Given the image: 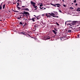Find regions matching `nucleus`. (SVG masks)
Listing matches in <instances>:
<instances>
[{
  "instance_id": "22",
  "label": "nucleus",
  "mask_w": 80,
  "mask_h": 80,
  "mask_svg": "<svg viewBox=\"0 0 80 80\" xmlns=\"http://www.w3.org/2000/svg\"><path fill=\"white\" fill-rule=\"evenodd\" d=\"M48 14H49V15H48L49 16H52V14H51V13H49Z\"/></svg>"
},
{
  "instance_id": "48",
  "label": "nucleus",
  "mask_w": 80,
  "mask_h": 80,
  "mask_svg": "<svg viewBox=\"0 0 80 80\" xmlns=\"http://www.w3.org/2000/svg\"><path fill=\"white\" fill-rule=\"evenodd\" d=\"M28 35L29 36V37H30V35H29L28 34Z\"/></svg>"
},
{
  "instance_id": "6",
  "label": "nucleus",
  "mask_w": 80,
  "mask_h": 80,
  "mask_svg": "<svg viewBox=\"0 0 80 80\" xmlns=\"http://www.w3.org/2000/svg\"><path fill=\"white\" fill-rule=\"evenodd\" d=\"M44 38H46V40H50V37L49 36L46 37Z\"/></svg>"
},
{
  "instance_id": "13",
  "label": "nucleus",
  "mask_w": 80,
  "mask_h": 80,
  "mask_svg": "<svg viewBox=\"0 0 80 80\" xmlns=\"http://www.w3.org/2000/svg\"><path fill=\"white\" fill-rule=\"evenodd\" d=\"M68 33H71V32H72V30H68V32H67Z\"/></svg>"
},
{
  "instance_id": "51",
  "label": "nucleus",
  "mask_w": 80,
  "mask_h": 80,
  "mask_svg": "<svg viewBox=\"0 0 80 80\" xmlns=\"http://www.w3.org/2000/svg\"><path fill=\"white\" fill-rule=\"evenodd\" d=\"M24 20H25V18H24Z\"/></svg>"
},
{
  "instance_id": "20",
  "label": "nucleus",
  "mask_w": 80,
  "mask_h": 80,
  "mask_svg": "<svg viewBox=\"0 0 80 80\" xmlns=\"http://www.w3.org/2000/svg\"><path fill=\"white\" fill-rule=\"evenodd\" d=\"M26 15L25 16V17H26V18H28V16H29V15Z\"/></svg>"
},
{
  "instance_id": "1",
  "label": "nucleus",
  "mask_w": 80,
  "mask_h": 80,
  "mask_svg": "<svg viewBox=\"0 0 80 80\" xmlns=\"http://www.w3.org/2000/svg\"><path fill=\"white\" fill-rule=\"evenodd\" d=\"M71 22V24H72V25H75V24H76V23H77V22L78 23V21H67L65 23L66 24V23H67V22Z\"/></svg>"
},
{
  "instance_id": "38",
  "label": "nucleus",
  "mask_w": 80,
  "mask_h": 80,
  "mask_svg": "<svg viewBox=\"0 0 80 80\" xmlns=\"http://www.w3.org/2000/svg\"><path fill=\"white\" fill-rule=\"evenodd\" d=\"M39 19H40V18H37V20H39Z\"/></svg>"
},
{
  "instance_id": "19",
  "label": "nucleus",
  "mask_w": 80,
  "mask_h": 80,
  "mask_svg": "<svg viewBox=\"0 0 80 80\" xmlns=\"http://www.w3.org/2000/svg\"><path fill=\"white\" fill-rule=\"evenodd\" d=\"M21 16H20V17H18V18H18V19L19 20H20V19H21Z\"/></svg>"
},
{
  "instance_id": "33",
  "label": "nucleus",
  "mask_w": 80,
  "mask_h": 80,
  "mask_svg": "<svg viewBox=\"0 0 80 80\" xmlns=\"http://www.w3.org/2000/svg\"><path fill=\"white\" fill-rule=\"evenodd\" d=\"M14 12H18V11H15Z\"/></svg>"
},
{
  "instance_id": "27",
  "label": "nucleus",
  "mask_w": 80,
  "mask_h": 80,
  "mask_svg": "<svg viewBox=\"0 0 80 80\" xmlns=\"http://www.w3.org/2000/svg\"><path fill=\"white\" fill-rule=\"evenodd\" d=\"M21 33H22V34H23V35H26V34H25V33H24V32H21Z\"/></svg>"
},
{
  "instance_id": "21",
  "label": "nucleus",
  "mask_w": 80,
  "mask_h": 80,
  "mask_svg": "<svg viewBox=\"0 0 80 80\" xmlns=\"http://www.w3.org/2000/svg\"><path fill=\"white\" fill-rule=\"evenodd\" d=\"M17 4H18L17 5V6H19V3L18 2Z\"/></svg>"
},
{
  "instance_id": "53",
  "label": "nucleus",
  "mask_w": 80,
  "mask_h": 80,
  "mask_svg": "<svg viewBox=\"0 0 80 80\" xmlns=\"http://www.w3.org/2000/svg\"><path fill=\"white\" fill-rule=\"evenodd\" d=\"M13 4H15V3H13Z\"/></svg>"
},
{
  "instance_id": "42",
  "label": "nucleus",
  "mask_w": 80,
  "mask_h": 80,
  "mask_svg": "<svg viewBox=\"0 0 80 80\" xmlns=\"http://www.w3.org/2000/svg\"><path fill=\"white\" fill-rule=\"evenodd\" d=\"M52 17H56V16H54V15L52 16Z\"/></svg>"
},
{
  "instance_id": "8",
  "label": "nucleus",
  "mask_w": 80,
  "mask_h": 80,
  "mask_svg": "<svg viewBox=\"0 0 80 80\" xmlns=\"http://www.w3.org/2000/svg\"><path fill=\"white\" fill-rule=\"evenodd\" d=\"M23 10L27 11L28 12L29 11V9L28 8H24Z\"/></svg>"
},
{
  "instance_id": "41",
  "label": "nucleus",
  "mask_w": 80,
  "mask_h": 80,
  "mask_svg": "<svg viewBox=\"0 0 80 80\" xmlns=\"http://www.w3.org/2000/svg\"><path fill=\"white\" fill-rule=\"evenodd\" d=\"M22 7H26L25 6H22Z\"/></svg>"
},
{
  "instance_id": "24",
  "label": "nucleus",
  "mask_w": 80,
  "mask_h": 80,
  "mask_svg": "<svg viewBox=\"0 0 80 80\" xmlns=\"http://www.w3.org/2000/svg\"><path fill=\"white\" fill-rule=\"evenodd\" d=\"M2 7L1 6H0V10H2Z\"/></svg>"
},
{
  "instance_id": "7",
  "label": "nucleus",
  "mask_w": 80,
  "mask_h": 80,
  "mask_svg": "<svg viewBox=\"0 0 80 80\" xmlns=\"http://www.w3.org/2000/svg\"><path fill=\"white\" fill-rule=\"evenodd\" d=\"M55 5H57V7H59V8H60V6L61 5L59 3L56 4H55Z\"/></svg>"
},
{
  "instance_id": "35",
  "label": "nucleus",
  "mask_w": 80,
  "mask_h": 80,
  "mask_svg": "<svg viewBox=\"0 0 80 80\" xmlns=\"http://www.w3.org/2000/svg\"><path fill=\"white\" fill-rule=\"evenodd\" d=\"M3 3V2H2L1 4V5H0V6H1L2 7V4Z\"/></svg>"
},
{
  "instance_id": "15",
  "label": "nucleus",
  "mask_w": 80,
  "mask_h": 80,
  "mask_svg": "<svg viewBox=\"0 0 80 80\" xmlns=\"http://www.w3.org/2000/svg\"><path fill=\"white\" fill-rule=\"evenodd\" d=\"M53 12H54V14L55 15H58V12H55V11H53Z\"/></svg>"
},
{
  "instance_id": "28",
  "label": "nucleus",
  "mask_w": 80,
  "mask_h": 80,
  "mask_svg": "<svg viewBox=\"0 0 80 80\" xmlns=\"http://www.w3.org/2000/svg\"><path fill=\"white\" fill-rule=\"evenodd\" d=\"M70 8L71 9V10H73V8H72V7H71Z\"/></svg>"
},
{
  "instance_id": "43",
  "label": "nucleus",
  "mask_w": 80,
  "mask_h": 80,
  "mask_svg": "<svg viewBox=\"0 0 80 80\" xmlns=\"http://www.w3.org/2000/svg\"><path fill=\"white\" fill-rule=\"evenodd\" d=\"M45 9H46V8H44V9H42V10H44V9L45 10Z\"/></svg>"
},
{
  "instance_id": "45",
  "label": "nucleus",
  "mask_w": 80,
  "mask_h": 80,
  "mask_svg": "<svg viewBox=\"0 0 80 80\" xmlns=\"http://www.w3.org/2000/svg\"><path fill=\"white\" fill-rule=\"evenodd\" d=\"M22 16H25V15H24V14H23Z\"/></svg>"
},
{
  "instance_id": "55",
  "label": "nucleus",
  "mask_w": 80,
  "mask_h": 80,
  "mask_svg": "<svg viewBox=\"0 0 80 80\" xmlns=\"http://www.w3.org/2000/svg\"><path fill=\"white\" fill-rule=\"evenodd\" d=\"M15 3H17V2H16L15 3Z\"/></svg>"
},
{
  "instance_id": "5",
  "label": "nucleus",
  "mask_w": 80,
  "mask_h": 80,
  "mask_svg": "<svg viewBox=\"0 0 80 80\" xmlns=\"http://www.w3.org/2000/svg\"><path fill=\"white\" fill-rule=\"evenodd\" d=\"M38 28V25L37 24H35V27H34V31H35L36 30H37V29Z\"/></svg>"
},
{
  "instance_id": "52",
  "label": "nucleus",
  "mask_w": 80,
  "mask_h": 80,
  "mask_svg": "<svg viewBox=\"0 0 80 80\" xmlns=\"http://www.w3.org/2000/svg\"><path fill=\"white\" fill-rule=\"evenodd\" d=\"M70 25L71 26H72V27H73V26H72V25Z\"/></svg>"
},
{
  "instance_id": "36",
  "label": "nucleus",
  "mask_w": 80,
  "mask_h": 80,
  "mask_svg": "<svg viewBox=\"0 0 80 80\" xmlns=\"http://www.w3.org/2000/svg\"><path fill=\"white\" fill-rule=\"evenodd\" d=\"M42 24H43V25H45V23H43V22H42Z\"/></svg>"
},
{
  "instance_id": "56",
  "label": "nucleus",
  "mask_w": 80,
  "mask_h": 80,
  "mask_svg": "<svg viewBox=\"0 0 80 80\" xmlns=\"http://www.w3.org/2000/svg\"><path fill=\"white\" fill-rule=\"evenodd\" d=\"M34 19H35V18H34Z\"/></svg>"
},
{
  "instance_id": "29",
  "label": "nucleus",
  "mask_w": 80,
  "mask_h": 80,
  "mask_svg": "<svg viewBox=\"0 0 80 80\" xmlns=\"http://www.w3.org/2000/svg\"><path fill=\"white\" fill-rule=\"evenodd\" d=\"M59 12L61 13H62V11H61V10H59Z\"/></svg>"
},
{
  "instance_id": "17",
  "label": "nucleus",
  "mask_w": 80,
  "mask_h": 80,
  "mask_svg": "<svg viewBox=\"0 0 80 80\" xmlns=\"http://www.w3.org/2000/svg\"><path fill=\"white\" fill-rule=\"evenodd\" d=\"M51 15H52V16H53V15H54L55 16V14H54V13H53L52 12V13H51Z\"/></svg>"
},
{
  "instance_id": "30",
  "label": "nucleus",
  "mask_w": 80,
  "mask_h": 80,
  "mask_svg": "<svg viewBox=\"0 0 80 80\" xmlns=\"http://www.w3.org/2000/svg\"><path fill=\"white\" fill-rule=\"evenodd\" d=\"M63 7H66V5H65V4H63Z\"/></svg>"
},
{
  "instance_id": "47",
  "label": "nucleus",
  "mask_w": 80,
  "mask_h": 80,
  "mask_svg": "<svg viewBox=\"0 0 80 80\" xmlns=\"http://www.w3.org/2000/svg\"><path fill=\"white\" fill-rule=\"evenodd\" d=\"M44 14H42V16H44Z\"/></svg>"
},
{
  "instance_id": "40",
  "label": "nucleus",
  "mask_w": 80,
  "mask_h": 80,
  "mask_svg": "<svg viewBox=\"0 0 80 80\" xmlns=\"http://www.w3.org/2000/svg\"><path fill=\"white\" fill-rule=\"evenodd\" d=\"M70 28H72V30L73 29V28L72 27H70Z\"/></svg>"
},
{
  "instance_id": "12",
  "label": "nucleus",
  "mask_w": 80,
  "mask_h": 80,
  "mask_svg": "<svg viewBox=\"0 0 80 80\" xmlns=\"http://www.w3.org/2000/svg\"><path fill=\"white\" fill-rule=\"evenodd\" d=\"M34 8H35L34 9L35 10H37V6H35L34 7Z\"/></svg>"
},
{
  "instance_id": "31",
  "label": "nucleus",
  "mask_w": 80,
  "mask_h": 80,
  "mask_svg": "<svg viewBox=\"0 0 80 80\" xmlns=\"http://www.w3.org/2000/svg\"><path fill=\"white\" fill-rule=\"evenodd\" d=\"M42 6H43V5H42V4L40 5V7H42Z\"/></svg>"
},
{
  "instance_id": "16",
  "label": "nucleus",
  "mask_w": 80,
  "mask_h": 80,
  "mask_svg": "<svg viewBox=\"0 0 80 80\" xmlns=\"http://www.w3.org/2000/svg\"><path fill=\"white\" fill-rule=\"evenodd\" d=\"M51 4L52 5V6H54V7H57V6H56V5H54V4H53L52 3H51Z\"/></svg>"
},
{
  "instance_id": "44",
  "label": "nucleus",
  "mask_w": 80,
  "mask_h": 80,
  "mask_svg": "<svg viewBox=\"0 0 80 80\" xmlns=\"http://www.w3.org/2000/svg\"><path fill=\"white\" fill-rule=\"evenodd\" d=\"M46 15L48 17V14H47V13H46Z\"/></svg>"
},
{
  "instance_id": "2",
  "label": "nucleus",
  "mask_w": 80,
  "mask_h": 80,
  "mask_svg": "<svg viewBox=\"0 0 80 80\" xmlns=\"http://www.w3.org/2000/svg\"><path fill=\"white\" fill-rule=\"evenodd\" d=\"M19 24L21 25V26H23V27H24L25 26V25H27V23L25 22H19Z\"/></svg>"
},
{
  "instance_id": "46",
  "label": "nucleus",
  "mask_w": 80,
  "mask_h": 80,
  "mask_svg": "<svg viewBox=\"0 0 80 80\" xmlns=\"http://www.w3.org/2000/svg\"><path fill=\"white\" fill-rule=\"evenodd\" d=\"M56 17H57V18H58V16H56Z\"/></svg>"
},
{
  "instance_id": "3",
  "label": "nucleus",
  "mask_w": 80,
  "mask_h": 80,
  "mask_svg": "<svg viewBox=\"0 0 80 80\" xmlns=\"http://www.w3.org/2000/svg\"><path fill=\"white\" fill-rule=\"evenodd\" d=\"M23 12H21L20 13V14H24V15H30V13L28 12L24 11Z\"/></svg>"
},
{
  "instance_id": "11",
  "label": "nucleus",
  "mask_w": 80,
  "mask_h": 80,
  "mask_svg": "<svg viewBox=\"0 0 80 80\" xmlns=\"http://www.w3.org/2000/svg\"><path fill=\"white\" fill-rule=\"evenodd\" d=\"M16 7H17V8H18V9L19 10H21L22 9L21 8H20V7H18V6H17Z\"/></svg>"
},
{
  "instance_id": "57",
  "label": "nucleus",
  "mask_w": 80,
  "mask_h": 80,
  "mask_svg": "<svg viewBox=\"0 0 80 80\" xmlns=\"http://www.w3.org/2000/svg\"><path fill=\"white\" fill-rule=\"evenodd\" d=\"M0 16H1V15H0Z\"/></svg>"
},
{
  "instance_id": "39",
  "label": "nucleus",
  "mask_w": 80,
  "mask_h": 80,
  "mask_svg": "<svg viewBox=\"0 0 80 80\" xmlns=\"http://www.w3.org/2000/svg\"><path fill=\"white\" fill-rule=\"evenodd\" d=\"M34 17H36V18H38V17H36V16H35V15H34Z\"/></svg>"
},
{
  "instance_id": "26",
  "label": "nucleus",
  "mask_w": 80,
  "mask_h": 80,
  "mask_svg": "<svg viewBox=\"0 0 80 80\" xmlns=\"http://www.w3.org/2000/svg\"><path fill=\"white\" fill-rule=\"evenodd\" d=\"M56 23L58 26H59V24L58 22H56Z\"/></svg>"
},
{
  "instance_id": "18",
  "label": "nucleus",
  "mask_w": 80,
  "mask_h": 80,
  "mask_svg": "<svg viewBox=\"0 0 80 80\" xmlns=\"http://www.w3.org/2000/svg\"><path fill=\"white\" fill-rule=\"evenodd\" d=\"M77 11H79V12H80V8H78V9L77 10Z\"/></svg>"
},
{
  "instance_id": "34",
  "label": "nucleus",
  "mask_w": 80,
  "mask_h": 80,
  "mask_svg": "<svg viewBox=\"0 0 80 80\" xmlns=\"http://www.w3.org/2000/svg\"><path fill=\"white\" fill-rule=\"evenodd\" d=\"M62 2H65V0H62Z\"/></svg>"
},
{
  "instance_id": "49",
  "label": "nucleus",
  "mask_w": 80,
  "mask_h": 80,
  "mask_svg": "<svg viewBox=\"0 0 80 80\" xmlns=\"http://www.w3.org/2000/svg\"><path fill=\"white\" fill-rule=\"evenodd\" d=\"M72 5H73V3H72Z\"/></svg>"
},
{
  "instance_id": "37",
  "label": "nucleus",
  "mask_w": 80,
  "mask_h": 80,
  "mask_svg": "<svg viewBox=\"0 0 80 80\" xmlns=\"http://www.w3.org/2000/svg\"><path fill=\"white\" fill-rule=\"evenodd\" d=\"M75 5L76 6H77V5H78V4H77V3H76Z\"/></svg>"
},
{
  "instance_id": "32",
  "label": "nucleus",
  "mask_w": 80,
  "mask_h": 80,
  "mask_svg": "<svg viewBox=\"0 0 80 80\" xmlns=\"http://www.w3.org/2000/svg\"><path fill=\"white\" fill-rule=\"evenodd\" d=\"M39 8H40V9H42V8H43V7H42V8L40 7Z\"/></svg>"
},
{
  "instance_id": "10",
  "label": "nucleus",
  "mask_w": 80,
  "mask_h": 80,
  "mask_svg": "<svg viewBox=\"0 0 80 80\" xmlns=\"http://www.w3.org/2000/svg\"><path fill=\"white\" fill-rule=\"evenodd\" d=\"M52 32H53L54 33L55 35H56L57 34V32L56 31H55L54 30H52Z\"/></svg>"
},
{
  "instance_id": "50",
  "label": "nucleus",
  "mask_w": 80,
  "mask_h": 80,
  "mask_svg": "<svg viewBox=\"0 0 80 80\" xmlns=\"http://www.w3.org/2000/svg\"><path fill=\"white\" fill-rule=\"evenodd\" d=\"M18 0V2H20V1L19 0Z\"/></svg>"
},
{
  "instance_id": "9",
  "label": "nucleus",
  "mask_w": 80,
  "mask_h": 80,
  "mask_svg": "<svg viewBox=\"0 0 80 80\" xmlns=\"http://www.w3.org/2000/svg\"><path fill=\"white\" fill-rule=\"evenodd\" d=\"M36 18V17L34 18H32V19H30V20H32V22H35V18Z\"/></svg>"
},
{
  "instance_id": "14",
  "label": "nucleus",
  "mask_w": 80,
  "mask_h": 80,
  "mask_svg": "<svg viewBox=\"0 0 80 80\" xmlns=\"http://www.w3.org/2000/svg\"><path fill=\"white\" fill-rule=\"evenodd\" d=\"M5 4H4L2 5L3 9H4V8H5Z\"/></svg>"
},
{
  "instance_id": "4",
  "label": "nucleus",
  "mask_w": 80,
  "mask_h": 80,
  "mask_svg": "<svg viewBox=\"0 0 80 80\" xmlns=\"http://www.w3.org/2000/svg\"><path fill=\"white\" fill-rule=\"evenodd\" d=\"M31 4H32V6L34 7L35 6V5H36V3L33 2V1H31L30 2Z\"/></svg>"
},
{
  "instance_id": "23",
  "label": "nucleus",
  "mask_w": 80,
  "mask_h": 80,
  "mask_svg": "<svg viewBox=\"0 0 80 80\" xmlns=\"http://www.w3.org/2000/svg\"><path fill=\"white\" fill-rule=\"evenodd\" d=\"M54 30H55V31H56L57 32V29L55 28H54Z\"/></svg>"
},
{
  "instance_id": "54",
  "label": "nucleus",
  "mask_w": 80,
  "mask_h": 80,
  "mask_svg": "<svg viewBox=\"0 0 80 80\" xmlns=\"http://www.w3.org/2000/svg\"><path fill=\"white\" fill-rule=\"evenodd\" d=\"M0 21H2V20H0Z\"/></svg>"
},
{
  "instance_id": "25",
  "label": "nucleus",
  "mask_w": 80,
  "mask_h": 80,
  "mask_svg": "<svg viewBox=\"0 0 80 80\" xmlns=\"http://www.w3.org/2000/svg\"><path fill=\"white\" fill-rule=\"evenodd\" d=\"M74 3H76L77 2V0H75L73 1Z\"/></svg>"
}]
</instances>
